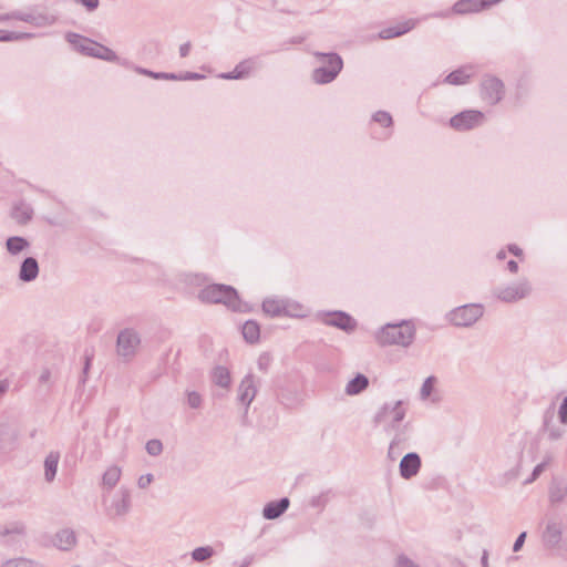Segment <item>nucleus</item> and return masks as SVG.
<instances>
[{
  "mask_svg": "<svg viewBox=\"0 0 567 567\" xmlns=\"http://www.w3.org/2000/svg\"><path fill=\"white\" fill-rule=\"evenodd\" d=\"M182 80H200L204 79L203 74L196 73V72H185L184 74H181Z\"/></svg>",
  "mask_w": 567,
  "mask_h": 567,
  "instance_id": "53",
  "label": "nucleus"
},
{
  "mask_svg": "<svg viewBox=\"0 0 567 567\" xmlns=\"http://www.w3.org/2000/svg\"><path fill=\"white\" fill-rule=\"evenodd\" d=\"M66 40L76 51L84 55L97 58L107 62L118 61V56L113 50L89 38L69 32L66 34Z\"/></svg>",
  "mask_w": 567,
  "mask_h": 567,
  "instance_id": "3",
  "label": "nucleus"
},
{
  "mask_svg": "<svg viewBox=\"0 0 567 567\" xmlns=\"http://www.w3.org/2000/svg\"><path fill=\"white\" fill-rule=\"evenodd\" d=\"M92 359H93V354L89 353L87 351H85V354H84V365H83V369H82V375H81V378L79 380L80 385H84L86 380H87V374H89V371L91 369Z\"/></svg>",
  "mask_w": 567,
  "mask_h": 567,
  "instance_id": "40",
  "label": "nucleus"
},
{
  "mask_svg": "<svg viewBox=\"0 0 567 567\" xmlns=\"http://www.w3.org/2000/svg\"><path fill=\"white\" fill-rule=\"evenodd\" d=\"M121 468L116 465L110 466L102 476V484L107 489L115 487L121 478Z\"/></svg>",
  "mask_w": 567,
  "mask_h": 567,
  "instance_id": "30",
  "label": "nucleus"
},
{
  "mask_svg": "<svg viewBox=\"0 0 567 567\" xmlns=\"http://www.w3.org/2000/svg\"><path fill=\"white\" fill-rule=\"evenodd\" d=\"M30 33L7 31L0 29V42H12L30 38Z\"/></svg>",
  "mask_w": 567,
  "mask_h": 567,
  "instance_id": "35",
  "label": "nucleus"
},
{
  "mask_svg": "<svg viewBox=\"0 0 567 567\" xmlns=\"http://www.w3.org/2000/svg\"><path fill=\"white\" fill-rule=\"evenodd\" d=\"M33 209L23 203L16 205L12 210V218L20 225H25L32 218Z\"/></svg>",
  "mask_w": 567,
  "mask_h": 567,
  "instance_id": "29",
  "label": "nucleus"
},
{
  "mask_svg": "<svg viewBox=\"0 0 567 567\" xmlns=\"http://www.w3.org/2000/svg\"><path fill=\"white\" fill-rule=\"evenodd\" d=\"M501 0H458L453 6V11L457 14H466L482 11Z\"/></svg>",
  "mask_w": 567,
  "mask_h": 567,
  "instance_id": "13",
  "label": "nucleus"
},
{
  "mask_svg": "<svg viewBox=\"0 0 567 567\" xmlns=\"http://www.w3.org/2000/svg\"><path fill=\"white\" fill-rule=\"evenodd\" d=\"M257 394L255 385V378L252 374H247L238 386V401L248 408Z\"/></svg>",
  "mask_w": 567,
  "mask_h": 567,
  "instance_id": "16",
  "label": "nucleus"
},
{
  "mask_svg": "<svg viewBox=\"0 0 567 567\" xmlns=\"http://www.w3.org/2000/svg\"><path fill=\"white\" fill-rule=\"evenodd\" d=\"M396 567H419L417 565H415L412 560H410L408 557L405 556H400L399 559H398V564H396Z\"/></svg>",
  "mask_w": 567,
  "mask_h": 567,
  "instance_id": "51",
  "label": "nucleus"
},
{
  "mask_svg": "<svg viewBox=\"0 0 567 567\" xmlns=\"http://www.w3.org/2000/svg\"><path fill=\"white\" fill-rule=\"evenodd\" d=\"M553 415L549 414V411L544 415V430L548 433V439L551 441H556L560 439L564 434V431L557 426H550Z\"/></svg>",
  "mask_w": 567,
  "mask_h": 567,
  "instance_id": "33",
  "label": "nucleus"
},
{
  "mask_svg": "<svg viewBox=\"0 0 567 567\" xmlns=\"http://www.w3.org/2000/svg\"><path fill=\"white\" fill-rule=\"evenodd\" d=\"M471 68L462 66L457 70L452 71L446 75L444 82L451 85H462L467 83L471 78V73L468 72Z\"/></svg>",
  "mask_w": 567,
  "mask_h": 567,
  "instance_id": "27",
  "label": "nucleus"
},
{
  "mask_svg": "<svg viewBox=\"0 0 567 567\" xmlns=\"http://www.w3.org/2000/svg\"><path fill=\"white\" fill-rule=\"evenodd\" d=\"M415 25H416V20L408 19V20L400 22L395 25L382 29L379 32V38L383 39V40L398 38V37H401L403 34L408 33L409 31L413 30L415 28Z\"/></svg>",
  "mask_w": 567,
  "mask_h": 567,
  "instance_id": "19",
  "label": "nucleus"
},
{
  "mask_svg": "<svg viewBox=\"0 0 567 567\" xmlns=\"http://www.w3.org/2000/svg\"><path fill=\"white\" fill-rule=\"evenodd\" d=\"M153 480L154 477L152 474L142 475L137 481V485L140 488H146L153 482Z\"/></svg>",
  "mask_w": 567,
  "mask_h": 567,
  "instance_id": "48",
  "label": "nucleus"
},
{
  "mask_svg": "<svg viewBox=\"0 0 567 567\" xmlns=\"http://www.w3.org/2000/svg\"><path fill=\"white\" fill-rule=\"evenodd\" d=\"M414 326L408 321L400 323H386L377 333V340L381 346L398 344L409 347L414 339Z\"/></svg>",
  "mask_w": 567,
  "mask_h": 567,
  "instance_id": "2",
  "label": "nucleus"
},
{
  "mask_svg": "<svg viewBox=\"0 0 567 567\" xmlns=\"http://www.w3.org/2000/svg\"><path fill=\"white\" fill-rule=\"evenodd\" d=\"M198 299L204 303H223L235 312H248L247 302L239 298L238 291L229 285L212 284L198 292Z\"/></svg>",
  "mask_w": 567,
  "mask_h": 567,
  "instance_id": "1",
  "label": "nucleus"
},
{
  "mask_svg": "<svg viewBox=\"0 0 567 567\" xmlns=\"http://www.w3.org/2000/svg\"><path fill=\"white\" fill-rule=\"evenodd\" d=\"M313 55L323 63V65L315 69L311 79L317 84H328L337 79L343 69V60L336 52H315Z\"/></svg>",
  "mask_w": 567,
  "mask_h": 567,
  "instance_id": "4",
  "label": "nucleus"
},
{
  "mask_svg": "<svg viewBox=\"0 0 567 567\" xmlns=\"http://www.w3.org/2000/svg\"><path fill=\"white\" fill-rule=\"evenodd\" d=\"M558 419L561 424L567 425V395L563 399L559 405Z\"/></svg>",
  "mask_w": 567,
  "mask_h": 567,
  "instance_id": "46",
  "label": "nucleus"
},
{
  "mask_svg": "<svg viewBox=\"0 0 567 567\" xmlns=\"http://www.w3.org/2000/svg\"><path fill=\"white\" fill-rule=\"evenodd\" d=\"M141 343L138 333L131 328L120 331L116 340L117 354L125 360H131Z\"/></svg>",
  "mask_w": 567,
  "mask_h": 567,
  "instance_id": "7",
  "label": "nucleus"
},
{
  "mask_svg": "<svg viewBox=\"0 0 567 567\" xmlns=\"http://www.w3.org/2000/svg\"><path fill=\"white\" fill-rule=\"evenodd\" d=\"M187 404L192 409H198L202 405V396L196 391H187Z\"/></svg>",
  "mask_w": 567,
  "mask_h": 567,
  "instance_id": "41",
  "label": "nucleus"
},
{
  "mask_svg": "<svg viewBox=\"0 0 567 567\" xmlns=\"http://www.w3.org/2000/svg\"><path fill=\"white\" fill-rule=\"evenodd\" d=\"M481 564H482V567H488V551L486 549L483 550Z\"/></svg>",
  "mask_w": 567,
  "mask_h": 567,
  "instance_id": "59",
  "label": "nucleus"
},
{
  "mask_svg": "<svg viewBox=\"0 0 567 567\" xmlns=\"http://www.w3.org/2000/svg\"><path fill=\"white\" fill-rule=\"evenodd\" d=\"M323 323L336 327L344 332H352L357 327V321L344 311L329 312L323 318Z\"/></svg>",
  "mask_w": 567,
  "mask_h": 567,
  "instance_id": "11",
  "label": "nucleus"
},
{
  "mask_svg": "<svg viewBox=\"0 0 567 567\" xmlns=\"http://www.w3.org/2000/svg\"><path fill=\"white\" fill-rule=\"evenodd\" d=\"M2 567H37L35 563L24 558L8 560Z\"/></svg>",
  "mask_w": 567,
  "mask_h": 567,
  "instance_id": "42",
  "label": "nucleus"
},
{
  "mask_svg": "<svg viewBox=\"0 0 567 567\" xmlns=\"http://www.w3.org/2000/svg\"><path fill=\"white\" fill-rule=\"evenodd\" d=\"M262 311L272 318L292 316L288 302L276 298H266L262 301Z\"/></svg>",
  "mask_w": 567,
  "mask_h": 567,
  "instance_id": "17",
  "label": "nucleus"
},
{
  "mask_svg": "<svg viewBox=\"0 0 567 567\" xmlns=\"http://www.w3.org/2000/svg\"><path fill=\"white\" fill-rule=\"evenodd\" d=\"M258 368L259 370L266 372L269 367H270V363H271V357L269 353H261L258 358Z\"/></svg>",
  "mask_w": 567,
  "mask_h": 567,
  "instance_id": "44",
  "label": "nucleus"
},
{
  "mask_svg": "<svg viewBox=\"0 0 567 567\" xmlns=\"http://www.w3.org/2000/svg\"><path fill=\"white\" fill-rule=\"evenodd\" d=\"M563 535V525L557 520H549L543 532L542 539L546 548H556Z\"/></svg>",
  "mask_w": 567,
  "mask_h": 567,
  "instance_id": "14",
  "label": "nucleus"
},
{
  "mask_svg": "<svg viewBox=\"0 0 567 567\" xmlns=\"http://www.w3.org/2000/svg\"><path fill=\"white\" fill-rule=\"evenodd\" d=\"M158 78H161V80H182L181 74L167 72H162Z\"/></svg>",
  "mask_w": 567,
  "mask_h": 567,
  "instance_id": "54",
  "label": "nucleus"
},
{
  "mask_svg": "<svg viewBox=\"0 0 567 567\" xmlns=\"http://www.w3.org/2000/svg\"><path fill=\"white\" fill-rule=\"evenodd\" d=\"M215 554V550L210 546L197 547L192 551V558L194 561L203 563L210 558Z\"/></svg>",
  "mask_w": 567,
  "mask_h": 567,
  "instance_id": "34",
  "label": "nucleus"
},
{
  "mask_svg": "<svg viewBox=\"0 0 567 567\" xmlns=\"http://www.w3.org/2000/svg\"><path fill=\"white\" fill-rule=\"evenodd\" d=\"M13 18L23 22L34 23L37 25L41 24L39 19H43V17H34L33 14L29 13H13Z\"/></svg>",
  "mask_w": 567,
  "mask_h": 567,
  "instance_id": "43",
  "label": "nucleus"
},
{
  "mask_svg": "<svg viewBox=\"0 0 567 567\" xmlns=\"http://www.w3.org/2000/svg\"><path fill=\"white\" fill-rule=\"evenodd\" d=\"M189 50H190V42H185L183 43L181 47H179V55L182 58H185L188 55L189 53Z\"/></svg>",
  "mask_w": 567,
  "mask_h": 567,
  "instance_id": "56",
  "label": "nucleus"
},
{
  "mask_svg": "<svg viewBox=\"0 0 567 567\" xmlns=\"http://www.w3.org/2000/svg\"><path fill=\"white\" fill-rule=\"evenodd\" d=\"M422 461L417 453H406L400 461L399 472L402 478L411 480L416 476L421 470Z\"/></svg>",
  "mask_w": 567,
  "mask_h": 567,
  "instance_id": "12",
  "label": "nucleus"
},
{
  "mask_svg": "<svg viewBox=\"0 0 567 567\" xmlns=\"http://www.w3.org/2000/svg\"><path fill=\"white\" fill-rule=\"evenodd\" d=\"M404 450H405L404 447H400V446L395 445L394 443L390 442L389 450H388V457L391 461H395Z\"/></svg>",
  "mask_w": 567,
  "mask_h": 567,
  "instance_id": "45",
  "label": "nucleus"
},
{
  "mask_svg": "<svg viewBox=\"0 0 567 567\" xmlns=\"http://www.w3.org/2000/svg\"><path fill=\"white\" fill-rule=\"evenodd\" d=\"M254 65L255 61L252 59L244 60L239 62L231 72L220 74V78L226 80L244 79L249 75Z\"/></svg>",
  "mask_w": 567,
  "mask_h": 567,
  "instance_id": "22",
  "label": "nucleus"
},
{
  "mask_svg": "<svg viewBox=\"0 0 567 567\" xmlns=\"http://www.w3.org/2000/svg\"><path fill=\"white\" fill-rule=\"evenodd\" d=\"M290 501L288 497L271 501L264 506L262 516L268 520L277 519L288 509Z\"/></svg>",
  "mask_w": 567,
  "mask_h": 567,
  "instance_id": "20",
  "label": "nucleus"
},
{
  "mask_svg": "<svg viewBox=\"0 0 567 567\" xmlns=\"http://www.w3.org/2000/svg\"><path fill=\"white\" fill-rule=\"evenodd\" d=\"M567 496V480L554 476L548 486V501L551 505L560 504Z\"/></svg>",
  "mask_w": 567,
  "mask_h": 567,
  "instance_id": "15",
  "label": "nucleus"
},
{
  "mask_svg": "<svg viewBox=\"0 0 567 567\" xmlns=\"http://www.w3.org/2000/svg\"><path fill=\"white\" fill-rule=\"evenodd\" d=\"M50 379H51V371L48 368L43 369L39 377V383L45 384L50 381Z\"/></svg>",
  "mask_w": 567,
  "mask_h": 567,
  "instance_id": "52",
  "label": "nucleus"
},
{
  "mask_svg": "<svg viewBox=\"0 0 567 567\" xmlns=\"http://www.w3.org/2000/svg\"><path fill=\"white\" fill-rule=\"evenodd\" d=\"M8 534H10V530H9V529H4V530L1 533V535H2V536H6V535H8Z\"/></svg>",
  "mask_w": 567,
  "mask_h": 567,
  "instance_id": "61",
  "label": "nucleus"
},
{
  "mask_svg": "<svg viewBox=\"0 0 567 567\" xmlns=\"http://www.w3.org/2000/svg\"><path fill=\"white\" fill-rule=\"evenodd\" d=\"M84 6L89 11H94L99 7V0H76Z\"/></svg>",
  "mask_w": 567,
  "mask_h": 567,
  "instance_id": "50",
  "label": "nucleus"
},
{
  "mask_svg": "<svg viewBox=\"0 0 567 567\" xmlns=\"http://www.w3.org/2000/svg\"><path fill=\"white\" fill-rule=\"evenodd\" d=\"M481 96L491 105L497 104L504 96V84L496 76H485L481 83Z\"/></svg>",
  "mask_w": 567,
  "mask_h": 567,
  "instance_id": "9",
  "label": "nucleus"
},
{
  "mask_svg": "<svg viewBox=\"0 0 567 567\" xmlns=\"http://www.w3.org/2000/svg\"><path fill=\"white\" fill-rule=\"evenodd\" d=\"M121 497L115 499L111 505V511L115 516H123L128 513L131 508V495L127 488L120 489Z\"/></svg>",
  "mask_w": 567,
  "mask_h": 567,
  "instance_id": "24",
  "label": "nucleus"
},
{
  "mask_svg": "<svg viewBox=\"0 0 567 567\" xmlns=\"http://www.w3.org/2000/svg\"><path fill=\"white\" fill-rule=\"evenodd\" d=\"M507 269L512 272V274H516L518 271V264L515 261V260H509L507 262Z\"/></svg>",
  "mask_w": 567,
  "mask_h": 567,
  "instance_id": "57",
  "label": "nucleus"
},
{
  "mask_svg": "<svg viewBox=\"0 0 567 567\" xmlns=\"http://www.w3.org/2000/svg\"><path fill=\"white\" fill-rule=\"evenodd\" d=\"M496 257L497 259L503 260L506 258V252L504 250H499Z\"/></svg>",
  "mask_w": 567,
  "mask_h": 567,
  "instance_id": "60",
  "label": "nucleus"
},
{
  "mask_svg": "<svg viewBox=\"0 0 567 567\" xmlns=\"http://www.w3.org/2000/svg\"><path fill=\"white\" fill-rule=\"evenodd\" d=\"M525 539H526V532H523L517 536V538L513 545V550L514 551L520 550L525 543Z\"/></svg>",
  "mask_w": 567,
  "mask_h": 567,
  "instance_id": "49",
  "label": "nucleus"
},
{
  "mask_svg": "<svg viewBox=\"0 0 567 567\" xmlns=\"http://www.w3.org/2000/svg\"><path fill=\"white\" fill-rule=\"evenodd\" d=\"M145 449L150 455L158 456L163 452V443L159 440L153 439L147 441Z\"/></svg>",
  "mask_w": 567,
  "mask_h": 567,
  "instance_id": "39",
  "label": "nucleus"
},
{
  "mask_svg": "<svg viewBox=\"0 0 567 567\" xmlns=\"http://www.w3.org/2000/svg\"><path fill=\"white\" fill-rule=\"evenodd\" d=\"M60 454L58 452H50L44 460V478L48 483L54 481Z\"/></svg>",
  "mask_w": 567,
  "mask_h": 567,
  "instance_id": "25",
  "label": "nucleus"
},
{
  "mask_svg": "<svg viewBox=\"0 0 567 567\" xmlns=\"http://www.w3.org/2000/svg\"><path fill=\"white\" fill-rule=\"evenodd\" d=\"M135 71L138 73V74H143V75H146V76H150V78H153V79H156V80H161L159 74H162V72H154V71H151V70H147V69H144V68H141V66H136L135 68Z\"/></svg>",
  "mask_w": 567,
  "mask_h": 567,
  "instance_id": "47",
  "label": "nucleus"
},
{
  "mask_svg": "<svg viewBox=\"0 0 567 567\" xmlns=\"http://www.w3.org/2000/svg\"><path fill=\"white\" fill-rule=\"evenodd\" d=\"M386 433H393L391 442L400 447H410V442L413 435V425L411 422L404 423L402 426L385 429Z\"/></svg>",
  "mask_w": 567,
  "mask_h": 567,
  "instance_id": "18",
  "label": "nucleus"
},
{
  "mask_svg": "<svg viewBox=\"0 0 567 567\" xmlns=\"http://www.w3.org/2000/svg\"><path fill=\"white\" fill-rule=\"evenodd\" d=\"M244 339L250 343L254 344L259 341L260 338V327L257 321L255 320H247L241 329Z\"/></svg>",
  "mask_w": 567,
  "mask_h": 567,
  "instance_id": "28",
  "label": "nucleus"
},
{
  "mask_svg": "<svg viewBox=\"0 0 567 567\" xmlns=\"http://www.w3.org/2000/svg\"><path fill=\"white\" fill-rule=\"evenodd\" d=\"M6 247L11 255H18L29 247V241L24 237L12 236L7 239Z\"/></svg>",
  "mask_w": 567,
  "mask_h": 567,
  "instance_id": "31",
  "label": "nucleus"
},
{
  "mask_svg": "<svg viewBox=\"0 0 567 567\" xmlns=\"http://www.w3.org/2000/svg\"><path fill=\"white\" fill-rule=\"evenodd\" d=\"M76 544L75 533L70 528L59 530L54 537V545L61 550H70Z\"/></svg>",
  "mask_w": 567,
  "mask_h": 567,
  "instance_id": "23",
  "label": "nucleus"
},
{
  "mask_svg": "<svg viewBox=\"0 0 567 567\" xmlns=\"http://www.w3.org/2000/svg\"><path fill=\"white\" fill-rule=\"evenodd\" d=\"M213 381L220 388H228L231 382L229 370L223 365H217L213 372Z\"/></svg>",
  "mask_w": 567,
  "mask_h": 567,
  "instance_id": "32",
  "label": "nucleus"
},
{
  "mask_svg": "<svg viewBox=\"0 0 567 567\" xmlns=\"http://www.w3.org/2000/svg\"><path fill=\"white\" fill-rule=\"evenodd\" d=\"M369 385V379L362 373H358L353 379H351L347 386L346 393L348 395H357L364 391Z\"/></svg>",
  "mask_w": 567,
  "mask_h": 567,
  "instance_id": "26",
  "label": "nucleus"
},
{
  "mask_svg": "<svg viewBox=\"0 0 567 567\" xmlns=\"http://www.w3.org/2000/svg\"><path fill=\"white\" fill-rule=\"evenodd\" d=\"M484 121V114L476 110H466L452 116L450 125L458 132H465L480 126Z\"/></svg>",
  "mask_w": 567,
  "mask_h": 567,
  "instance_id": "8",
  "label": "nucleus"
},
{
  "mask_svg": "<svg viewBox=\"0 0 567 567\" xmlns=\"http://www.w3.org/2000/svg\"><path fill=\"white\" fill-rule=\"evenodd\" d=\"M435 382H436V378L433 377V375H430V377H427L424 380V382H423V384L421 386V391H420L421 398L423 400L427 399L431 395V393H432V391L434 389V383Z\"/></svg>",
  "mask_w": 567,
  "mask_h": 567,
  "instance_id": "37",
  "label": "nucleus"
},
{
  "mask_svg": "<svg viewBox=\"0 0 567 567\" xmlns=\"http://www.w3.org/2000/svg\"><path fill=\"white\" fill-rule=\"evenodd\" d=\"M530 285L527 280L497 290L496 296L504 302H515L527 297L530 293Z\"/></svg>",
  "mask_w": 567,
  "mask_h": 567,
  "instance_id": "10",
  "label": "nucleus"
},
{
  "mask_svg": "<svg viewBox=\"0 0 567 567\" xmlns=\"http://www.w3.org/2000/svg\"><path fill=\"white\" fill-rule=\"evenodd\" d=\"M550 461H551V457L546 456V458L542 463L537 464L534 467L532 475L524 482V484L527 485V484H530L534 481H536L540 476V474L546 470V467L548 466Z\"/></svg>",
  "mask_w": 567,
  "mask_h": 567,
  "instance_id": "36",
  "label": "nucleus"
},
{
  "mask_svg": "<svg viewBox=\"0 0 567 567\" xmlns=\"http://www.w3.org/2000/svg\"><path fill=\"white\" fill-rule=\"evenodd\" d=\"M507 248H508V251L511 254H513L514 256H516V257H522L523 256V250L517 245L511 244V245L507 246Z\"/></svg>",
  "mask_w": 567,
  "mask_h": 567,
  "instance_id": "55",
  "label": "nucleus"
},
{
  "mask_svg": "<svg viewBox=\"0 0 567 567\" xmlns=\"http://www.w3.org/2000/svg\"><path fill=\"white\" fill-rule=\"evenodd\" d=\"M8 389H9V381L0 380V398L8 391Z\"/></svg>",
  "mask_w": 567,
  "mask_h": 567,
  "instance_id": "58",
  "label": "nucleus"
},
{
  "mask_svg": "<svg viewBox=\"0 0 567 567\" xmlns=\"http://www.w3.org/2000/svg\"><path fill=\"white\" fill-rule=\"evenodd\" d=\"M403 404L402 400H398L393 404L384 403L373 417L374 424L379 425L384 423L388 416H391V420L386 423L384 430L402 426V422L406 415V410Z\"/></svg>",
  "mask_w": 567,
  "mask_h": 567,
  "instance_id": "5",
  "label": "nucleus"
},
{
  "mask_svg": "<svg viewBox=\"0 0 567 567\" xmlns=\"http://www.w3.org/2000/svg\"><path fill=\"white\" fill-rule=\"evenodd\" d=\"M483 312L481 305H464L450 312V320L456 327H470L483 316Z\"/></svg>",
  "mask_w": 567,
  "mask_h": 567,
  "instance_id": "6",
  "label": "nucleus"
},
{
  "mask_svg": "<svg viewBox=\"0 0 567 567\" xmlns=\"http://www.w3.org/2000/svg\"><path fill=\"white\" fill-rule=\"evenodd\" d=\"M39 275V264L34 257H27L20 265L19 279L23 282L33 281Z\"/></svg>",
  "mask_w": 567,
  "mask_h": 567,
  "instance_id": "21",
  "label": "nucleus"
},
{
  "mask_svg": "<svg viewBox=\"0 0 567 567\" xmlns=\"http://www.w3.org/2000/svg\"><path fill=\"white\" fill-rule=\"evenodd\" d=\"M373 121L382 125L383 127H389L392 125L393 120L390 113L385 111H378L373 114Z\"/></svg>",
  "mask_w": 567,
  "mask_h": 567,
  "instance_id": "38",
  "label": "nucleus"
}]
</instances>
